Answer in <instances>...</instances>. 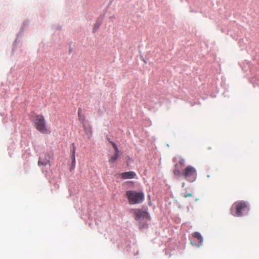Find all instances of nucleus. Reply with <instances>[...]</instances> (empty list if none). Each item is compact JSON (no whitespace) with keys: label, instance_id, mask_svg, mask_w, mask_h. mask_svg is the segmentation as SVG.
Instances as JSON below:
<instances>
[{"label":"nucleus","instance_id":"obj_1","mask_svg":"<svg viewBox=\"0 0 259 259\" xmlns=\"http://www.w3.org/2000/svg\"><path fill=\"white\" fill-rule=\"evenodd\" d=\"M177 167L178 164H176L173 171L175 176H182L186 181L191 183L196 180L197 174L196 169L194 166L187 165L182 172L178 169Z\"/></svg>","mask_w":259,"mask_h":259},{"label":"nucleus","instance_id":"obj_2","mask_svg":"<svg viewBox=\"0 0 259 259\" xmlns=\"http://www.w3.org/2000/svg\"><path fill=\"white\" fill-rule=\"evenodd\" d=\"M33 123L36 129L42 134H47L50 131L47 128L46 122L43 115L37 114L34 116Z\"/></svg>","mask_w":259,"mask_h":259},{"label":"nucleus","instance_id":"obj_3","mask_svg":"<svg viewBox=\"0 0 259 259\" xmlns=\"http://www.w3.org/2000/svg\"><path fill=\"white\" fill-rule=\"evenodd\" d=\"M126 196L130 204L141 203L144 200V194L143 192L127 191L126 192Z\"/></svg>","mask_w":259,"mask_h":259},{"label":"nucleus","instance_id":"obj_4","mask_svg":"<svg viewBox=\"0 0 259 259\" xmlns=\"http://www.w3.org/2000/svg\"><path fill=\"white\" fill-rule=\"evenodd\" d=\"M248 209L247 203L244 201H237L235 202L231 208V213L236 217H240L243 211Z\"/></svg>","mask_w":259,"mask_h":259},{"label":"nucleus","instance_id":"obj_5","mask_svg":"<svg viewBox=\"0 0 259 259\" xmlns=\"http://www.w3.org/2000/svg\"><path fill=\"white\" fill-rule=\"evenodd\" d=\"M134 213L135 215V219L137 221L142 220H149L150 219L148 212L142 209H134Z\"/></svg>","mask_w":259,"mask_h":259},{"label":"nucleus","instance_id":"obj_6","mask_svg":"<svg viewBox=\"0 0 259 259\" xmlns=\"http://www.w3.org/2000/svg\"><path fill=\"white\" fill-rule=\"evenodd\" d=\"M192 237L191 243L196 246H200L203 241V238L201 234L198 232H195L192 234Z\"/></svg>","mask_w":259,"mask_h":259},{"label":"nucleus","instance_id":"obj_7","mask_svg":"<svg viewBox=\"0 0 259 259\" xmlns=\"http://www.w3.org/2000/svg\"><path fill=\"white\" fill-rule=\"evenodd\" d=\"M136 176V174L132 171L124 172L120 174L121 178L122 179H133Z\"/></svg>","mask_w":259,"mask_h":259},{"label":"nucleus","instance_id":"obj_8","mask_svg":"<svg viewBox=\"0 0 259 259\" xmlns=\"http://www.w3.org/2000/svg\"><path fill=\"white\" fill-rule=\"evenodd\" d=\"M50 162V157L48 155H46L45 156V158H42L39 157V160L38 161V165H43L45 166L49 164Z\"/></svg>","mask_w":259,"mask_h":259},{"label":"nucleus","instance_id":"obj_9","mask_svg":"<svg viewBox=\"0 0 259 259\" xmlns=\"http://www.w3.org/2000/svg\"><path fill=\"white\" fill-rule=\"evenodd\" d=\"M82 126L85 134L88 136L89 139L91 138L92 136V130L91 126L90 125L87 126L86 123L82 124Z\"/></svg>","mask_w":259,"mask_h":259},{"label":"nucleus","instance_id":"obj_10","mask_svg":"<svg viewBox=\"0 0 259 259\" xmlns=\"http://www.w3.org/2000/svg\"><path fill=\"white\" fill-rule=\"evenodd\" d=\"M78 120L81 122L82 124H84L85 123V118L84 115L82 114V110L81 108H79L78 110Z\"/></svg>","mask_w":259,"mask_h":259},{"label":"nucleus","instance_id":"obj_11","mask_svg":"<svg viewBox=\"0 0 259 259\" xmlns=\"http://www.w3.org/2000/svg\"><path fill=\"white\" fill-rule=\"evenodd\" d=\"M72 163L73 165H75V153L76 148L74 144H72Z\"/></svg>","mask_w":259,"mask_h":259},{"label":"nucleus","instance_id":"obj_12","mask_svg":"<svg viewBox=\"0 0 259 259\" xmlns=\"http://www.w3.org/2000/svg\"><path fill=\"white\" fill-rule=\"evenodd\" d=\"M119 157V152H115L114 155L112 156L109 159V162L114 163Z\"/></svg>","mask_w":259,"mask_h":259},{"label":"nucleus","instance_id":"obj_13","mask_svg":"<svg viewBox=\"0 0 259 259\" xmlns=\"http://www.w3.org/2000/svg\"><path fill=\"white\" fill-rule=\"evenodd\" d=\"M181 196L182 197H183L184 198H187V197H192V194L191 193H187V194L182 193L181 194Z\"/></svg>","mask_w":259,"mask_h":259},{"label":"nucleus","instance_id":"obj_14","mask_svg":"<svg viewBox=\"0 0 259 259\" xmlns=\"http://www.w3.org/2000/svg\"><path fill=\"white\" fill-rule=\"evenodd\" d=\"M110 143L112 144L113 147L114 148L115 152H119V150H118V149L116 145L113 142H110Z\"/></svg>","mask_w":259,"mask_h":259},{"label":"nucleus","instance_id":"obj_15","mask_svg":"<svg viewBox=\"0 0 259 259\" xmlns=\"http://www.w3.org/2000/svg\"><path fill=\"white\" fill-rule=\"evenodd\" d=\"M185 159L183 158H181L179 160V164L182 166H184L185 165Z\"/></svg>","mask_w":259,"mask_h":259},{"label":"nucleus","instance_id":"obj_16","mask_svg":"<svg viewBox=\"0 0 259 259\" xmlns=\"http://www.w3.org/2000/svg\"><path fill=\"white\" fill-rule=\"evenodd\" d=\"M182 187H184L185 186V183H183L182 185Z\"/></svg>","mask_w":259,"mask_h":259}]
</instances>
